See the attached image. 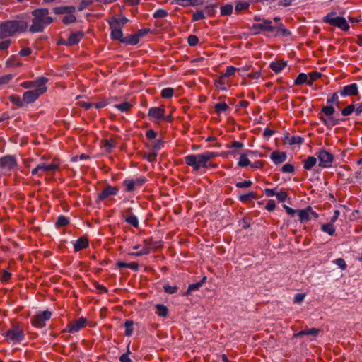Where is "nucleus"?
Wrapping results in <instances>:
<instances>
[{
    "label": "nucleus",
    "mask_w": 362,
    "mask_h": 362,
    "mask_svg": "<svg viewBox=\"0 0 362 362\" xmlns=\"http://www.w3.org/2000/svg\"><path fill=\"white\" fill-rule=\"evenodd\" d=\"M339 90L334 93L331 97L327 98V104L333 105L339 109L340 107V102L339 101Z\"/></svg>",
    "instance_id": "obj_29"
},
{
    "label": "nucleus",
    "mask_w": 362,
    "mask_h": 362,
    "mask_svg": "<svg viewBox=\"0 0 362 362\" xmlns=\"http://www.w3.org/2000/svg\"><path fill=\"white\" fill-rule=\"evenodd\" d=\"M287 65L286 61L280 60L276 62H272L269 64V67L276 73L281 72Z\"/></svg>",
    "instance_id": "obj_23"
},
{
    "label": "nucleus",
    "mask_w": 362,
    "mask_h": 362,
    "mask_svg": "<svg viewBox=\"0 0 362 362\" xmlns=\"http://www.w3.org/2000/svg\"><path fill=\"white\" fill-rule=\"evenodd\" d=\"M76 21V18L72 13L65 16L62 19V23L65 25H69Z\"/></svg>",
    "instance_id": "obj_54"
},
{
    "label": "nucleus",
    "mask_w": 362,
    "mask_h": 362,
    "mask_svg": "<svg viewBox=\"0 0 362 362\" xmlns=\"http://www.w3.org/2000/svg\"><path fill=\"white\" fill-rule=\"evenodd\" d=\"M129 21L125 16H121L120 18L112 17L108 23H110L116 26L119 25V28H123L126 23Z\"/></svg>",
    "instance_id": "obj_27"
},
{
    "label": "nucleus",
    "mask_w": 362,
    "mask_h": 362,
    "mask_svg": "<svg viewBox=\"0 0 362 362\" xmlns=\"http://www.w3.org/2000/svg\"><path fill=\"white\" fill-rule=\"evenodd\" d=\"M303 331L304 332V336L305 335H312V336L315 337L320 333V329H317V328H311V329H305Z\"/></svg>",
    "instance_id": "obj_58"
},
{
    "label": "nucleus",
    "mask_w": 362,
    "mask_h": 362,
    "mask_svg": "<svg viewBox=\"0 0 362 362\" xmlns=\"http://www.w3.org/2000/svg\"><path fill=\"white\" fill-rule=\"evenodd\" d=\"M146 181L147 179L144 176H140L139 177L133 180H124L122 182V185L125 187L126 192H132L137 187H141Z\"/></svg>",
    "instance_id": "obj_10"
},
{
    "label": "nucleus",
    "mask_w": 362,
    "mask_h": 362,
    "mask_svg": "<svg viewBox=\"0 0 362 362\" xmlns=\"http://www.w3.org/2000/svg\"><path fill=\"white\" fill-rule=\"evenodd\" d=\"M174 4L183 7L194 6L202 4V0H175Z\"/></svg>",
    "instance_id": "obj_25"
},
{
    "label": "nucleus",
    "mask_w": 362,
    "mask_h": 362,
    "mask_svg": "<svg viewBox=\"0 0 362 362\" xmlns=\"http://www.w3.org/2000/svg\"><path fill=\"white\" fill-rule=\"evenodd\" d=\"M13 78V75L11 74L0 76V85L8 83Z\"/></svg>",
    "instance_id": "obj_61"
},
{
    "label": "nucleus",
    "mask_w": 362,
    "mask_h": 362,
    "mask_svg": "<svg viewBox=\"0 0 362 362\" xmlns=\"http://www.w3.org/2000/svg\"><path fill=\"white\" fill-rule=\"evenodd\" d=\"M270 158L274 162V163L277 165L284 163L287 158V155L285 152H279L276 151L272 153L270 155Z\"/></svg>",
    "instance_id": "obj_19"
},
{
    "label": "nucleus",
    "mask_w": 362,
    "mask_h": 362,
    "mask_svg": "<svg viewBox=\"0 0 362 362\" xmlns=\"http://www.w3.org/2000/svg\"><path fill=\"white\" fill-rule=\"evenodd\" d=\"M250 6V4L247 1H239L235 5V10L237 11H241L247 9Z\"/></svg>",
    "instance_id": "obj_56"
},
{
    "label": "nucleus",
    "mask_w": 362,
    "mask_h": 362,
    "mask_svg": "<svg viewBox=\"0 0 362 362\" xmlns=\"http://www.w3.org/2000/svg\"><path fill=\"white\" fill-rule=\"evenodd\" d=\"M285 140L287 141L289 144L293 145V144H300L303 142L304 139L299 136H291L288 134L285 136Z\"/></svg>",
    "instance_id": "obj_36"
},
{
    "label": "nucleus",
    "mask_w": 362,
    "mask_h": 362,
    "mask_svg": "<svg viewBox=\"0 0 362 362\" xmlns=\"http://www.w3.org/2000/svg\"><path fill=\"white\" fill-rule=\"evenodd\" d=\"M93 4V1L92 0H83L80 2L78 6V10L79 11H83L84 9H86L88 6H90V4Z\"/></svg>",
    "instance_id": "obj_59"
},
{
    "label": "nucleus",
    "mask_w": 362,
    "mask_h": 362,
    "mask_svg": "<svg viewBox=\"0 0 362 362\" xmlns=\"http://www.w3.org/2000/svg\"><path fill=\"white\" fill-rule=\"evenodd\" d=\"M168 15V13L166 10L163 9V8H159V9L156 10L153 13V17L154 18H162L166 17Z\"/></svg>",
    "instance_id": "obj_53"
},
{
    "label": "nucleus",
    "mask_w": 362,
    "mask_h": 362,
    "mask_svg": "<svg viewBox=\"0 0 362 362\" xmlns=\"http://www.w3.org/2000/svg\"><path fill=\"white\" fill-rule=\"evenodd\" d=\"M87 322L86 318L83 317H81L77 320L69 323L66 328L64 329V332H69V333H75L81 329Z\"/></svg>",
    "instance_id": "obj_12"
},
{
    "label": "nucleus",
    "mask_w": 362,
    "mask_h": 362,
    "mask_svg": "<svg viewBox=\"0 0 362 362\" xmlns=\"http://www.w3.org/2000/svg\"><path fill=\"white\" fill-rule=\"evenodd\" d=\"M89 243L87 238L82 236L75 241L74 243V252H78L88 247Z\"/></svg>",
    "instance_id": "obj_20"
},
{
    "label": "nucleus",
    "mask_w": 362,
    "mask_h": 362,
    "mask_svg": "<svg viewBox=\"0 0 362 362\" xmlns=\"http://www.w3.org/2000/svg\"><path fill=\"white\" fill-rule=\"evenodd\" d=\"M274 28L275 35L283 37H289L291 35V32L285 28L282 23H279L276 26H273Z\"/></svg>",
    "instance_id": "obj_21"
},
{
    "label": "nucleus",
    "mask_w": 362,
    "mask_h": 362,
    "mask_svg": "<svg viewBox=\"0 0 362 362\" xmlns=\"http://www.w3.org/2000/svg\"><path fill=\"white\" fill-rule=\"evenodd\" d=\"M18 166L17 159L14 155H6L0 158V168L11 171Z\"/></svg>",
    "instance_id": "obj_11"
},
{
    "label": "nucleus",
    "mask_w": 362,
    "mask_h": 362,
    "mask_svg": "<svg viewBox=\"0 0 362 362\" xmlns=\"http://www.w3.org/2000/svg\"><path fill=\"white\" fill-rule=\"evenodd\" d=\"M134 325V322L133 320H127L125 321L124 324V327L126 328V330H125V336L126 337H131L133 334V328H132V326Z\"/></svg>",
    "instance_id": "obj_42"
},
{
    "label": "nucleus",
    "mask_w": 362,
    "mask_h": 362,
    "mask_svg": "<svg viewBox=\"0 0 362 362\" xmlns=\"http://www.w3.org/2000/svg\"><path fill=\"white\" fill-rule=\"evenodd\" d=\"M151 252V248L148 246L144 247L140 251L136 252H131L130 256L139 257L142 255H148Z\"/></svg>",
    "instance_id": "obj_48"
},
{
    "label": "nucleus",
    "mask_w": 362,
    "mask_h": 362,
    "mask_svg": "<svg viewBox=\"0 0 362 362\" xmlns=\"http://www.w3.org/2000/svg\"><path fill=\"white\" fill-rule=\"evenodd\" d=\"M163 290L167 293L173 294L178 290V288L176 286L164 285Z\"/></svg>",
    "instance_id": "obj_62"
},
{
    "label": "nucleus",
    "mask_w": 362,
    "mask_h": 362,
    "mask_svg": "<svg viewBox=\"0 0 362 362\" xmlns=\"http://www.w3.org/2000/svg\"><path fill=\"white\" fill-rule=\"evenodd\" d=\"M109 23L110 33V37L112 40H117L122 43V39H124L122 28H119V25H115L110 23Z\"/></svg>",
    "instance_id": "obj_15"
},
{
    "label": "nucleus",
    "mask_w": 362,
    "mask_h": 362,
    "mask_svg": "<svg viewBox=\"0 0 362 362\" xmlns=\"http://www.w3.org/2000/svg\"><path fill=\"white\" fill-rule=\"evenodd\" d=\"M294 170H295L294 166L290 163H286L281 168V171L283 173H292L294 172Z\"/></svg>",
    "instance_id": "obj_63"
},
{
    "label": "nucleus",
    "mask_w": 362,
    "mask_h": 362,
    "mask_svg": "<svg viewBox=\"0 0 362 362\" xmlns=\"http://www.w3.org/2000/svg\"><path fill=\"white\" fill-rule=\"evenodd\" d=\"M31 13L33 18L29 31L32 33L42 32L45 25H48L53 22L52 18L48 16L49 10L47 8L35 9Z\"/></svg>",
    "instance_id": "obj_2"
},
{
    "label": "nucleus",
    "mask_w": 362,
    "mask_h": 362,
    "mask_svg": "<svg viewBox=\"0 0 362 362\" xmlns=\"http://www.w3.org/2000/svg\"><path fill=\"white\" fill-rule=\"evenodd\" d=\"M237 71V69L233 66H228L226 68V72L224 73V77H230L233 76Z\"/></svg>",
    "instance_id": "obj_64"
},
{
    "label": "nucleus",
    "mask_w": 362,
    "mask_h": 362,
    "mask_svg": "<svg viewBox=\"0 0 362 362\" xmlns=\"http://www.w3.org/2000/svg\"><path fill=\"white\" fill-rule=\"evenodd\" d=\"M204 284V277L202 278L198 282L189 284L187 290L184 293V295H192L194 292L198 291Z\"/></svg>",
    "instance_id": "obj_24"
},
{
    "label": "nucleus",
    "mask_w": 362,
    "mask_h": 362,
    "mask_svg": "<svg viewBox=\"0 0 362 362\" xmlns=\"http://www.w3.org/2000/svg\"><path fill=\"white\" fill-rule=\"evenodd\" d=\"M271 20L267 18H262V23H254L250 28L251 35H255L260 34L262 32L274 33V28L272 25Z\"/></svg>",
    "instance_id": "obj_7"
},
{
    "label": "nucleus",
    "mask_w": 362,
    "mask_h": 362,
    "mask_svg": "<svg viewBox=\"0 0 362 362\" xmlns=\"http://www.w3.org/2000/svg\"><path fill=\"white\" fill-rule=\"evenodd\" d=\"M131 107L132 105L128 102H124L115 105V107L122 112H127L131 108Z\"/></svg>",
    "instance_id": "obj_50"
},
{
    "label": "nucleus",
    "mask_w": 362,
    "mask_h": 362,
    "mask_svg": "<svg viewBox=\"0 0 362 362\" xmlns=\"http://www.w3.org/2000/svg\"><path fill=\"white\" fill-rule=\"evenodd\" d=\"M317 156L320 161V167L322 168H328L332 166L334 161V156L332 153L324 148H320L317 153Z\"/></svg>",
    "instance_id": "obj_9"
},
{
    "label": "nucleus",
    "mask_w": 362,
    "mask_h": 362,
    "mask_svg": "<svg viewBox=\"0 0 362 362\" xmlns=\"http://www.w3.org/2000/svg\"><path fill=\"white\" fill-rule=\"evenodd\" d=\"M185 162L192 168L193 172L197 173L204 168V153L187 155L185 157Z\"/></svg>",
    "instance_id": "obj_6"
},
{
    "label": "nucleus",
    "mask_w": 362,
    "mask_h": 362,
    "mask_svg": "<svg viewBox=\"0 0 362 362\" xmlns=\"http://www.w3.org/2000/svg\"><path fill=\"white\" fill-rule=\"evenodd\" d=\"M3 335L13 344H18L25 339V334L19 322H12L11 327Z\"/></svg>",
    "instance_id": "obj_4"
},
{
    "label": "nucleus",
    "mask_w": 362,
    "mask_h": 362,
    "mask_svg": "<svg viewBox=\"0 0 362 362\" xmlns=\"http://www.w3.org/2000/svg\"><path fill=\"white\" fill-rule=\"evenodd\" d=\"M164 146V142L161 139L156 140L153 142L152 145V150L153 151H158L160 150Z\"/></svg>",
    "instance_id": "obj_55"
},
{
    "label": "nucleus",
    "mask_w": 362,
    "mask_h": 362,
    "mask_svg": "<svg viewBox=\"0 0 362 362\" xmlns=\"http://www.w3.org/2000/svg\"><path fill=\"white\" fill-rule=\"evenodd\" d=\"M9 99L13 104L16 105L18 107H22L24 106L23 98H21L18 95H11L9 96Z\"/></svg>",
    "instance_id": "obj_39"
},
{
    "label": "nucleus",
    "mask_w": 362,
    "mask_h": 362,
    "mask_svg": "<svg viewBox=\"0 0 362 362\" xmlns=\"http://www.w3.org/2000/svg\"><path fill=\"white\" fill-rule=\"evenodd\" d=\"M59 168V165L55 163H51V164H45V163H40L38 164V168H40L41 171H52L55 170Z\"/></svg>",
    "instance_id": "obj_43"
},
{
    "label": "nucleus",
    "mask_w": 362,
    "mask_h": 362,
    "mask_svg": "<svg viewBox=\"0 0 362 362\" xmlns=\"http://www.w3.org/2000/svg\"><path fill=\"white\" fill-rule=\"evenodd\" d=\"M298 216L301 223H306L311 220V217L309 216L308 206L304 209H299Z\"/></svg>",
    "instance_id": "obj_28"
},
{
    "label": "nucleus",
    "mask_w": 362,
    "mask_h": 362,
    "mask_svg": "<svg viewBox=\"0 0 362 362\" xmlns=\"http://www.w3.org/2000/svg\"><path fill=\"white\" fill-rule=\"evenodd\" d=\"M320 121L329 129H331L334 126L339 124L341 122H344L346 119H339L337 117L326 118L324 116L320 117Z\"/></svg>",
    "instance_id": "obj_17"
},
{
    "label": "nucleus",
    "mask_w": 362,
    "mask_h": 362,
    "mask_svg": "<svg viewBox=\"0 0 362 362\" xmlns=\"http://www.w3.org/2000/svg\"><path fill=\"white\" fill-rule=\"evenodd\" d=\"M354 112H355V105L350 104L341 110V115L344 117L349 116Z\"/></svg>",
    "instance_id": "obj_52"
},
{
    "label": "nucleus",
    "mask_w": 362,
    "mask_h": 362,
    "mask_svg": "<svg viewBox=\"0 0 362 362\" xmlns=\"http://www.w3.org/2000/svg\"><path fill=\"white\" fill-rule=\"evenodd\" d=\"M75 10H76V8L74 6H65L55 7L54 8V12L57 15L71 14L75 11Z\"/></svg>",
    "instance_id": "obj_22"
},
{
    "label": "nucleus",
    "mask_w": 362,
    "mask_h": 362,
    "mask_svg": "<svg viewBox=\"0 0 362 362\" xmlns=\"http://www.w3.org/2000/svg\"><path fill=\"white\" fill-rule=\"evenodd\" d=\"M252 182L251 180H243L235 183V186L238 188H247L251 187Z\"/></svg>",
    "instance_id": "obj_60"
},
{
    "label": "nucleus",
    "mask_w": 362,
    "mask_h": 362,
    "mask_svg": "<svg viewBox=\"0 0 362 362\" xmlns=\"http://www.w3.org/2000/svg\"><path fill=\"white\" fill-rule=\"evenodd\" d=\"M165 108L163 106L152 107L149 108L148 115L157 120H160L164 117Z\"/></svg>",
    "instance_id": "obj_16"
},
{
    "label": "nucleus",
    "mask_w": 362,
    "mask_h": 362,
    "mask_svg": "<svg viewBox=\"0 0 362 362\" xmlns=\"http://www.w3.org/2000/svg\"><path fill=\"white\" fill-rule=\"evenodd\" d=\"M155 308L156 314L160 317H166L168 314V308L163 304H156Z\"/></svg>",
    "instance_id": "obj_37"
},
{
    "label": "nucleus",
    "mask_w": 362,
    "mask_h": 362,
    "mask_svg": "<svg viewBox=\"0 0 362 362\" xmlns=\"http://www.w3.org/2000/svg\"><path fill=\"white\" fill-rule=\"evenodd\" d=\"M69 223V218L63 215L59 216L55 221V226L58 228L66 226Z\"/></svg>",
    "instance_id": "obj_40"
},
{
    "label": "nucleus",
    "mask_w": 362,
    "mask_h": 362,
    "mask_svg": "<svg viewBox=\"0 0 362 362\" xmlns=\"http://www.w3.org/2000/svg\"><path fill=\"white\" fill-rule=\"evenodd\" d=\"M218 3H209L205 1V16H213L216 13Z\"/></svg>",
    "instance_id": "obj_26"
},
{
    "label": "nucleus",
    "mask_w": 362,
    "mask_h": 362,
    "mask_svg": "<svg viewBox=\"0 0 362 362\" xmlns=\"http://www.w3.org/2000/svg\"><path fill=\"white\" fill-rule=\"evenodd\" d=\"M339 93L341 97L357 95L358 94V85L356 83H351L341 87Z\"/></svg>",
    "instance_id": "obj_13"
},
{
    "label": "nucleus",
    "mask_w": 362,
    "mask_h": 362,
    "mask_svg": "<svg viewBox=\"0 0 362 362\" xmlns=\"http://www.w3.org/2000/svg\"><path fill=\"white\" fill-rule=\"evenodd\" d=\"M214 109L216 113H221L227 111L229 107L226 103L223 102L215 104Z\"/></svg>",
    "instance_id": "obj_45"
},
{
    "label": "nucleus",
    "mask_w": 362,
    "mask_h": 362,
    "mask_svg": "<svg viewBox=\"0 0 362 362\" xmlns=\"http://www.w3.org/2000/svg\"><path fill=\"white\" fill-rule=\"evenodd\" d=\"M305 83H308V76L305 73H300L294 81V86H300Z\"/></svg>",
    "instance_id": "obj_44"
},
{
    "label": "nucleus",
    "mask_w": 362,
    "mask_h": 362,
    "mask_svg": "<svg viewBox=\"0 0 362 362\" xmlns=\"http://www.w3.org/2000/svg\"><path fill=\"white\" fill-rule=\"evenodd\" d=\"M336 12L332 11L323 17V22L329 24L332 26L337 27L343 31L349 30V25L346 18L343 16H335Z\"/></svg>",
    "instance_id": "obj_5"
},
{
    "label": "nucleus",
    "mask_w": 362,
    "mask_h": 362,
    "mask_svg": "<svg viewBox=\"0 0 362 362\" xmlns=\"http://www.w3.org/2000/svg\"><path fill=\"white\" fill-rule=\"evenodd\" d=\"M84 34L81 31L72 32L67 39V47L73 46L79 43L83 37Z\"/></svg>",
    "instance_id": "obj_18"
},
{
    "label": "nucleus",
    "mask_w": 362,
    "mask_h": 362,
    "mask_svg": "<svg viewBox=\"0 0 362 362\" xmlns=\"http://www.w3.org/2000/svg\"><path fill=\"white\" fill-rule=\"evenodd\" d=\"M317 158L314 156H308L303 161V168L307 170H310L316 165Z\"/></svg>",
    "instance_id": "obj_31"
},
{
    "label": "nucleus",
    "mask_w": 362,
    "mask_h": 362,
    "mask_svg": "<svg viewBox=\"0 0 362 362\" xmlns=\"http://www.w3.org/2000/svg\"><path fill=\"white\" fill-rule=\"evenodd\" d=\"M119 193L117 187H112L107 185L103 190L98 194V201L101 202L110 196H115Z\"/></svg>",
    "instance_id": "obj_14"
},
{
    "label": "nucleus",
    "mask_w": 362,
    "mask_h": 362,
    "mask_svg": "<svg viewBox=\"0 0 362 362\" xmlns=\"http://www.w3.org/2000/svg\"><path fill=\"white\" fill-rule=\"evenodd\" d=\"M233 6L228 4L221 7V16H230L233 13Z\"/></svg>",
    "instance_id": "obj_46"
},
{
    "label": "nucleus",
    "mask_w": 362,
    "mask_h": 362,
    "mask_svg": "<svg viewBox=\"0 0 362 362\" xmlns=\"http://www.w3.org/2000/svg\"><path fill=\"white\" fill-rule=\"evenodd\" d=\"M48 82V78L41 76V81H39L40 88H35L24 92L23 95V100L24 104H31L35 102L37 98L47 91L46 84Z\"/></svg>",
    "instance_id": "obj_3"
},
{
    "label": "nucleus",
    "mask_w": 362,
    "mask_h": 362,
    "mask_svg": "<svg viewBox=\"0 0 362 362\" xmlns=\"http://www.w3.org/2000/svg\"><path fill=\"white\" fill-rule=\"evenodd\" d=\"M322 76L321 73L317 71H313L309 74V80L308 79V85L311 86L315 81L320 78Z\"/></svg>",
    "instance_id": "obj_49"
},
{
    "label": "nucleus",
    "mask_w": 362,
    "mask_h": 362,
    "mask_svg": "<svg viewBox=\"0 0 362 362\" xmlns=\"http://www.w3.org/2000/svg\"><path fill=\"white\" fill-rule=\"evenodd\" d=\"M124 221L129 225H130L136 228H138L139 226V219H138L137 216L135 215H131V216H127V217H124Z\"/></svg>",
    "instance_id": "obj_38"
},
{
    "label": "nucleus",
    "mask_w": 362,
    "mask_h": 362,
    "mask_svg": "<svg viewBox=\"0 0 362 362\" xmlns=\"http://www.w3.org/2000/svg\"><path fill=\"white\" fill-rule=\"evenodd\" d=\"M40 81H41V77L35 81H24L21 84V86L24 88H40Z\"/></svg>",
    "instance_id": "obj_33"
},
{
    "label": "nucleus",
    "mask_w": 362,
    "mask_h": 362,
    "mask_svg": "<svg viewBox=\"0 0 362 362\" xmlns=\"http://www.w3.org/2000/svg\"><path fill=\"white\" fill-rule=\"evenodd\" d=\"M321 112L329 118L334 117V105L327 104L326 106L322 107V108L321 109Z\"/></svg>",
    "instance_id": "obj_32"
},
{
    "label": "nucleus",
    "mask_w": 362,
    "mask_h": 362,
    "mask_svg": "<svg viewBox=\"0 0 362 362\" xmlns=\"http://www.w3.org/2000/svg\"><path fill=\"white\" fill-rule=\"evenodd\" d=\"M51 317L52 313L49 310H45L32 316L30 323L36 328H42L46 325V322L49 320Z\"/></svg>",
    "instance_id": "obj_8"
},
{
    "label": "nucleus",
    "mask_w": 362,
    "mask_h": 362,
    "mask_svg": "<svg viewBox=\"0 0 362 362\" xmlns=\"http://www.w3.org/2000/svg\"><path fill=\"white\" fill-rule=\"evenodd\" d=\"M322 231L327 233L329 235H333L335 233V228L332 223L322 224L321 226Z\"/></svg>",
    "instance_id": "obj_41"
},
{
    "label": "nucleus",
    "mask_w": 362,
    "mask_h": 362,
    "mask_svg": "<svg viewBox=\"0 0 362 362\" xmlns=\"http://www.w3.org/2000/svg\"><path fill=\"white\" fill-rule=\"evenodd\" d=\"M174 93L173 88H165L162 90L160 95L163 98H170Z\"/></svg>",
    "instance_id": "obj_51"
},
{
    "label": "nucleus",
    "mask_w": 362,
    "mask_h": 362,
    "mask_svg": "<svg viewBox=\"0 0 362 362\" xmlns=\"http://www.w3.org/2000/svg\"><path fill=\"white\" fill-rule=\"evenodd\" d=\"M11 277V274L6 271V270H2L0 272V280L1 281H8Z\"/></svg>",
    "instance_id": "obj_57"
},
{
    "label": "nucleus",
    "mask_w": 362,
    "mask_h": 362,
    "mask_svg": "<svg viewBox=\"0 0 362 362\" xmlns=\"http://www.w3.org/2000/svg\"><path fill=\"white\" fill-rule=\"evenodd\" d=\"M238 165L242 168L247 167L250 165V161L246 154L240 155Z\"/></svg>",
    "instance_id": "obj_47"
},
{
    "label": "nucleus",
    "mask_w": 362,
    "mask_h": 362,
    "mask_svg": "<svg viewBox=\"0 0 362 362\" xmlns=\"http://www.w3.org/2000/svg\"><path fill=\"white\" fill-rule=\"evenodd\" d=\"M28 22L20 16L17 19L6 21L0 23V38L13 36L16 33H24L28 28Z\"/></svg>",
    "instance_id": "obj_1"
},
{
    "label": "nucleus",
    "mask_w": 362,
    "mask_h": 362,
    "mask_svg": "<svg viewBox=\"0 0 362 362\" xmlns=\"http://www.w3.org/2000/svg\"><path fill=\"white\" fill-rule=\"evenodd\" d=\"M139 40L136 34L133 35H127L124 37V39L122 40V44L135 45L139 43Z\"/></svg>",
    "instance_id": "obj_30"
},
{
    "label": "nucleus",
    "mask_w": 362,
    "mask_h": 362,
    "mask_svg": "<svg viewBox=\"0 0 362 362\" xmlns=\"http://www.w3.org/2000/svg\"><path fill=\"white\" fill-rule=\"evenodd\" d=\"M258 199V196L257 193L254 192H250L247 194H243L239 196L238 199L243 202V203H247L249 201L252 199Z\"/></svg>",
    "instance_id": "obj_34"
},
{
    "label": "nucleus",
    "mask_w": 362,
    "mask_h": 362,
    "mask_svg": "<svg viewBox=\"0 0 362 362\" xmlns=\"http://www.w3.org/2000/svg\"><path fill=\"white\" fill-rule=\"evenodd\" d=\"M218 156L219 154L216 152L205 151V168H207L208 166L216 167V164H212L211 162H209V160Z\"/></svg>",
    "instance_id": "obj_35"
}]
</instances>
